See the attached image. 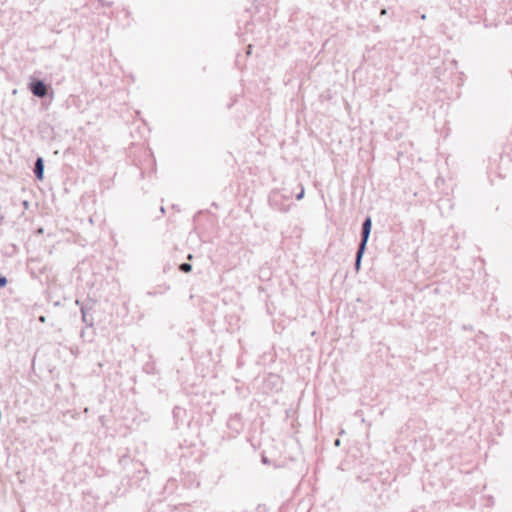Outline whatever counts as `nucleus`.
<instances>
[{"label": "nucleus", "mask_w": 512, "mask_h": 512, "mask_svg": "<svg viewBox=\"0 0 512 512\" xmlns=\"http://www.w3.org/2000/svg\"><path fill=\"white\" fill-rule=\"evenodd\" d=\"M31 93L39 98H44L48 92V86L43 80L34 79L29 83Z\"/></svg>", "instance_id": "1"}, {"label": "nucleus", "mask_w": 512, "mask_h": 512, "mask_svg": "<svg viewBox=\"0 0 512 512\" xmlns=\"http://www.w3.org/2000/svg\"><path fill=\"white\" fill-rule=\"evenodd\" d=\"M371 229H372V220L368 216L364 219V221L362 223L361 239H360L359 245L367 246V243H368V240L370 237V233H371Z\"/></svg>", "instance_id": "2"}, {"label": "nucleus", "mask_w": 512, "mask_h": 512, "mask_svg": "<svg viewBox=\"0 0 512 512\" xmlns=\"http://www.w3.org/2000/svg\"><path fill=\"white\" fill-rule=\"evenodd\" d=\"M34 174L38 180H42L44 177V160L38 157L34 164Z\"/></svg>", "instance_id": "3"}, {"label": "nucleus", "mask_w": 512, "mask_h": 512, "mask_svg": "<svg viewBox=\"0 0 512 512\" xmlns=\"http://www.w3.org/2000/svg\"><path fill=\"white\" fill-rule=\"evenodd\" d=\"M366 248H367V246L358 245V249H357L356 256H355V264H354L356 272H358L361 268V262H362L363 255L366 251Z\"/></svg>", "instance_id": "4"}, {"label": "nucleus", "mask_w": 512, "mask_h": 512, "mask_svg": "<svg viewBox=\"0 0 512 512\" xmlns=\"http://www.w3.org/2000/svg\"><path fill=\"white\" fill-rule=\"evenodd\" d=\"M80 310H81V314H82V321L84 323H86L88 326H92L93 322H92V319H90V320L88 319L87 313H86V308L83 305H81Z\"/></svg>", "instance_id": "5"}, {"label": "nucleus", "mask_w": 512, "mask_h": 512, "mask_svg": "<svg viewBox=\"0 0 512 512\" xmlns=\"http://www.w3.org/2000/svg\"><path fill=\"white\" fill-rule=\"evenodd\" d=\"M179 270L181 272H184V273H188L192 270V265L189 264V263H182L180 266H179Z\"/></svg>", "instance_id": "6"}, {"label": "nucleus", "mask_w": 512, "mask_h": 512, "mask_svg": "<svg viewBox=\"0 0 512 512\" xmlns=\"http://www.w3.org/2000/svg\"><path fill=\"white\" fill-rule=\"evenodd\" d=\"M7 284V278L5 276L0 275V288L5 287Z\"/></svg>", "instance_id": "7"}, {"label": "nucleus", "mask_w": 512, "mask_h": 512, "mask_svg": "<svg viewBox=\"0 0 512 512\" xmlns=\"http://www.w3.org/2000/svg\"><path fill=\"white\" fill-rule=\"evenodd\" d=\"M305 191L303 186L301 187V191L296 195L297 200H301L304 197Z\"/></svg>", "instance_id": "8"}, {"label": "nucleus", "mask_w": 512, "mask_h": 512, "mask_svg": "<svg viewBox=\"0 0 512 512\" xmlns=\"http://www.w3.org/2000/svg\"><path fill=\"white\" fill-rule=\"evenodd\" d=\"M99 2H100L102 5H110V3H106V2H104L103 0H99Z\"/></svg>", "instance_id": "9"}, {"label": "nucleus", "mask_w": 512, "mask_h": 512, "mask_svg": "<svg viewBox=\"0 0 512 512\" xmlns=\"http://www.w3.org/2000/svg\"><path fill=\"white\" fill-rule=\"evenodd\" d=\"M39 320H40L41 322H44V321H45V317H44V316H40V317H39Z\"/></svg>", "instance_id": "10"}, {"label": "nucleus", "mask_w": 512, "mask_h": 512, "mask_svg": "<svg viewBox=\"0 0 512 512\" xmlns=\"http://www.w3.org/2000/svg\"><path fill=\"white\" fill-rule=\"evenodd\" d=\"M339 444H340V440H339V439H336V440H335V445H336V446H339Z\"/></svg>", "instance_id": "11"}, {"label": "nucleus", "mask_w": 512, "mask_h": 512, "mask_svg": "<svg viewBox=\"0 0 512 512\" xmlns=\"http://www.w3.org/2000/svg\"><path fill=\"white\" fill-rule=\"evenodd\" d=\"M251 48H252V46H251V45H249V46H248V51H247V53H248V54H250V52H251Z\"/></svg>", "instance_id": "12"}, {"label": "nucleus", "mask_w": 512, "mask_h": 512, "mask_svg": "<svg viewBox=\"0 0 512 512\" xmlns=\"http://www.w3.org/2000/svg\"><path fill=\"white\" fill-rule=\"evenodd\" d=\"M384 14H386V9L381 10V15H384Z\"/></svg>", "instance_id": "13"}, {"label": "nucleus", "mask_w": 512, "mask_h": 512, "mask_svg": "<svg viewBox=\"0 0 512 512\" xmlns=\"http://www.w3.org/2000/svg\"><path fill=\"white\" fill-rule=\"evenodd\" d=\"M4 216L0 215V224L3 222Z\"/></svg>", "instance_id": "14"}, {"label": "nucleus", "mask_w": 512, "mask_h": 512, "mask_svg": "<svg viewBox=\"0 0 512 512\" xmlns=\"http://www.w3.org/2000/svg\"><path fill=\"white\" fill-rule=\"evenodd\" d=\"M24 206L27 207L28 206V201H24Z\"/></svg>", "instance_id": "15"}, {"label": "nucleus", "mask_w": 512, "mask_h": 512, "mask_svg": "<svg viewBox=\"0 0 512 512\" xmlns=\"http://www.w3.org/2000/svg\"><path fill=\"white\" fill-rule=\"evenodd\" d=\"M421 19H423V20H424V19H426V15H425V14H423V15L421 16Z\"/></svg>", "instance_id": "16"}]
</instances>
